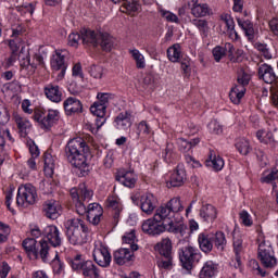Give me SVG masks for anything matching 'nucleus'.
<instances>
[{
  "label": "nucleus",
  "mask_w": 278,
  "mask_h": 278,
  "mask_svg": "<svg viewBox=\"0 0 278 278\" xmlns=\"http://www.w3.org/2000/svg\"><path fill=\"white\" fill-rule=\"evenodd\" d=\"M88 146L83 138H75L68 141L65 148V155L70 164L75 168H78L83 175H86L90 170L88 163H86V155Z\"/></svg>",
  "instance_id": "obj_1"
},
{
  "label": "nucleus",
  "mask_w": 278,
  "mask_h": 278,
  "mask_svg": "<svg viewBox=\"0 0 278 278\" xmlns=\"http://www.w3.org/2000/svg\"><path fill=\"white\" fill-rule=\"evenodd\" d=\"M88 233L90 229L86 223L79 218H72L66 222V237L70 244L81 247L88 242Z\"/></svg>",
  "instance_id": "obj_2"
},
{
  "label": "nucleus",
  "mask_w": 278,
  "mask_h": 278,
  "mask_svg": "<svg viewBox=\"0 0 278 278\" xmlns=\"http://www.w3.org/2000/svg\"><path fill=\"white\" fill-rule=\"evenodd\" d=\"M23 249L26 251L29 260H41L43 263L49 262L50 247L47 240H40L39 244L34 238H26L22 243Z\"/></svg>",
  "instance_id": "obj_3"
},
{
  "label": "nucleus",
  "mask_w": 278,
  "mask_h": 278,
  "mask_svg": "<svg viewBox=\"0 0 278 278\" xmlns=\"http://www.w3.org/2000/svg\"><path fill=\"white\" fill-rule=\"evenodd\" d=\"M258 250L257 257L265 268H275L277 266V257L275 251L269 242H266L264 237L260 236L257 239Z\"/></svg>",
  "instance_id": "obj_4"
},
{
  "label": "nucleus",
  "mask_w": 278,
  "mask_h": 278,
  "mask_svg": "<svg viewBox=\"0 0 278 278\" xmlns=\"http://www.w3.org/2000/svg\"><path fill=\"white\" fill-rule=\"evenodd\" d=\"M201 253L192 245H186L179 250V260L185 270H192L195 264L201 262Z\"/></svg>",
  "instance_id": "obj_5"
},
{
  "label": "nucleus",
  "mask_w": 278,
  "mask_h": 278,
  "mask_svg": "<svg viewBox=\"0 0 278 278\" xmlns=\"http://www.w3.org/2000/svg\"><path fill=\"white\" fill-rule=\"evenodd\" d=\"M36 187L27 184L18 188L16 203L21 207H27V205H34L36 203Z\"/></svg>",
  "instance_id": "obj_6"
},
{
  "label": "nucleus",
  "mask_w": 278,
  "mask_h": 278,
  "mask_svg": "<svg viewBox=\"0 0 278 278\" xmlns=\"http://www.w3.org/2000/svg\"><path fill=\"white\" fill-rule=\"evenodd\" d=\"M72 268L74 270H81L84 277H89V278H101V270L92 261H79L75 260L72 263Z\"/></svg>",
  "instance_id": "obj_7"
},
{
  "label": "nucleus",
  "mask_w": 278,
  "mask_h": 278,
  "mask_svg": "<svg viewBox=\"0 0 278 278\" xmlns=\"http://www.w3.org/2000/svg\"><path fill=\"white\" fill-rule=\"evenodd\" d=\"M98 101L94 102L90 106V112L93 114V116H98L99 118H103L105 116V112L108 110V105H110V101L114 99V96L112 93H101L99 92L97 94Z\"/></svg>",
  "instance_id": "obj_8"
},
{
  "label": "nucleus",
  "mask_w": 278,
  "mask_h": 278,
  "mask_svg": "<svg viewBox=\"0 0 278 278\" xmlns=\"http://www.w3.org/2000/svg\"><path fill=\"white\" fill-rule=\"evenodd\" d=\"M141 229L142 232L148 233V236H160L166 231V223L161 222L155 215H153L152 218L143 222Z\"/></svg>",
  "instance_id": "obj_9"
},
{
  "label": "nucleus",
  "mask_w": 278,
  "mask_h": 278,
  "mask_svg": "<svg viewBox=\"0 0 278 278\" xmlns=\"http://www.w3.org/2000/svg\"><path fill=\"white\" fill-rule=\"evenodd\" d=\"M65 59L66 52L64 51H56L55 54L52 55L50 64L53 71H61L56 75L58 81H62V79H64V76L66 75V70L68 68V65L66 64Z\"/></svg>",
  "instance_id": "obj_10"
},
{
  "label": "nucleus",
  "mask_w": 278,
  "mask_h": 278,
  "mask_svg": "<svg viewBox=\"0 0 278 278\" xmlns=\"http://www.w3.org/2000/svg\"><path fill=\"white\" fill-rule=\"evenodd\" d=\"M43 239L47 244L52 245L54 249L62 247V237H60V229L54 225L46 226L42 230Z\"/></svg>",
  "instance_id": "obj_11"
},
{
  "label": "nucleus",
  "mask_w": 278,
  "mask_h": 278,
  "mask_svg": "<svg viewBox=\"0 0 278 278\" xmlns=\"http://www.w3.org/2000/svg\"><path fill=\"white\" fill-rule=\"evenodd\" d=\"M92 255L96 264L102 268H108L112 263V254H110L108 248L103 245L96 248Z\"/></svg>",
  "instance_id": "obj_12"
},
{
  "label": "nucleus",
  "mask_w": 278,
  "mask_h": 278,
  "mask_svg": "<svg viewBox=\"0 0 278 278\" xmlns=\"http://www.w3.org/2000/svg\"><path fill=\"white\" fill-rule=\"evenodd\" d=\"M42 212L47 218L55 220L60 218V213L62 212V205L55 200H48L42 205Z\"/></svg>",
  "instance_id": "obj_13"
},
{
  "label": "nucleus",
  "mask_w": 278,
  "mask_h": 278,
  "mask_svg": "<svg viewBox=\"0 0 278 278\" xmlns=\"http://www.w3.org/2000/svg\"><path fill=\"white\" fill-rule=\"evenodd\" d=\"M188 7L194 18H205V16H210L211 10L207 3H200L199 0H190Z\"/></svg>",
  "instance_id": "obj_14"
},
{
  "label": "nucleus",
  "mask_w": 278,
  "mask_h": 278,
  "mask_svg": "<svg viewBox=\"0 0 278 278\" xmlns=\"http://www.w3.org/2000/svg\"><path fill=\"white\" fill-rule=\"evenodd\" d=\"M134 252L129 248H121L113 253V261L118 266H125V264L134 262Z\"/></svg>",
  "instance_id": "obj_15"
},
{
  "label": "nucleus",
  "mask_w": 278,
  "mask_h": 278,
  "mask_svg": "<svg viewBox=\"0 0 278 278\" xmlns=\"http://www.w3.org/2000/svg\"><path fill=\"white\" fill-rule=\"evenodd\" d=\"M83 45L86 47H93L97 49L99 47V38L101 36L100 31H94L92 29L83 28L80 30Z\"/></svg>",
  "instance_id": "obj_16"
},
{
  "label": "nucleus",
  "mask_w": 278,
  "mask_h": 278,
  "mask_svg": "<svg viewBox=\"0 0 278 278\" xmlns=\"http://www.w3.org/2000/svg\"><path fill=\"white\" fill-rule=\"evenodd\" d=\"M187 175L184 165H178L174 173L170 175L167 186L172 188H179L186 184Z\"/></svg>",
  "instance_id": "obj_17"
},
{
  "label": "nucleus",
  "mask_w": 278,
  "mask_h": 278,
  "mask_svg": "<svg viewBox=\"0 0 278 278\" xmlns=\"http://www.w3.org/2000/svg\"><path fill=\"white\" fill-rule=\"evenodd\" d=\"M103 217V207L99 203H91L87 207V220L91 225H99Z\"/></svg>",
  "instance_id": "obj_18"
},
{
  "label": "nucleus",
  "mask_w": 278,
  "mask_h": 278,
  "mask_svg": "<svg viewBox=\"0 0 278 278\" xmlns=\"http://www.w3.org/2000/svg\"><path fill=\"white\" fill-rule=\"evenodd\" d=\"M257 75L258 79H262L265 84H273L277 79V75L275 74V70H273V66L266 63L258 66Z\"/></svg>",
  "instance_id": "obj_19"
},
{
  "label": "nucleus",
  "mask_w": 278,
  "mask_h": 278,
  "mask_svg": "<svg viewBox=\"0 0 278 278\" xmlns=\"http://www.w3.org/2000/svg\"><path fill=\"white\" fill-rule=\"evenodd\" d=\"M155 205H157V199L153 193H146L140 199V207L144 214L151 215L153 214V210H155Z\"/></svg>",
  "instance_id": "obj_20"
},
{
  "label": "nucleus",
  "mask_w": 278,
  "mask_h": 278,
  "mask_svg": "<svg viewBox=\"0 0 278 278\" xmlns=\"http://www.w3.org/2000/svg\"><path fill=\"white\" fill-rule=\"evenodd\" d=\"M63 106L67 116H71L72 114H79V112H83L84 110L81 101L73 97L67 98L64 101Z\"/></svg>",
  "instance_id": "obj_21"
},
{
  "label": "nucleus",
  "mask_w": 278,
  "mask_h": 278,
  "mask_svg": "<svg viewBox=\"0 0 278 278\" xmlns=\"http://www.w3.org/2000/svg\"><path fill=\"white\" fill-rule=\"evenodd\" d=\"M186 229H188V226L184 224V222H174L170 219L165 223V231H168V233H175L176 236H180V238H184L186 236Z\"/></svg>",
  "instance_id": "obj_22"
},
{
  "label": "nucleus",
  "mask_w": 278,
  "mask_h": 278,
  "mask_svg": "<svg viewBox=\"0 0 278 278\" xmlns=\"http://www.w3.org/2000/svg\"><path fill=\"white\" fill-rule=\"evenodd\" d=\"M200 217L204 223H213L215 218H218V211L212 204H204L200 208Z\"/></svg>",
  "instance_id": "obj_23"
},
{
  "label": "nucleus",
  "mask_w": 278,
  "mask_h": 278,
  "mask_svg": "<svg viewBox=\"0 0 278 278\" xmlns=\"http://www.w3.org/2000/svg\"><path fill=\"white\" fill-rule=\"evenodd\" d=\"M115 179L126 188H134V186H136V174H134V172L119 170L117 172Z\"/></svg>",
  "instance_id": "obj_24"
},
{
  "label": "nucleus",
  "mask_w": 278,
  "mask_h": 278,
  "mask_svg": "<svg viewBox=\"0 0 278 278\" xmlns=\"http://www.w3.org/2000/svg\"><path fill=\"white\" fill-rule=\"evenodd\" d=\"M45 94L49 101L53 103H60L62 101V91L60 90V86L48 84L43 88Z\"/></svg>",
  "instance_id": "obj_25"
},
{
  "label": "nucleus",
  "mask_w": 278,
  "mask_h": 278,
  "mask_svg": "<svg viewBox=\"0 0 278 278\" xmlns=\"http://www.w3.org/2000/svg\"><path fill=\"white\" fill-rule=\"evenodd\" d=\"M60 121V111L50 109L48 114L41 119V129H51Z\"/></svg>",
  "instance_id": "obj_26"
},
{
  "label": "nucleus",
  "mask_w": 278,
  "mask_h": 278,
  "mask_svg": "<svg viewBox=\"0 0 278 278\" xmlns=\"http://www.w3.org/2000/svg\"><path fill=\"white\" fill-rule=\"evenodd\" d=\"M199 248L203 253H212L214 249L213 238L210 233L201 232L198 236Z\"/></svg>",
  "instance_id": "obj_27"
},
{
  "label": "nucleus",
  "mask_w": 278,
  "mask_h": 278,
  "mask_svg": "<svg viewBox=\"0 0 278 278\" xmlns=\"http://www.w3.org/2000/svg\"><path fill=\"white\" fill-rule=\"evenodd\" d=\"M116 127L121 131H127L131 127V113L128 111L119 113L115 118Z\"/></svg>",
  "instance_id": "obj_28"
},
{
  "label": "nucleus",
  "mask_w": 278,
  "mask_h": 278,
  "mask_svg": "<svg viewBox=\"0 0 278 278\" xmlns=\"http://www.w3.org/2000/svg\"><path fill=\"white\" fill-rule=\"evenodd\" d=\"M217 271H218V265L213 261H206L200 270L199 277L213 278L216 276Z\"/></svg>",
  "instance_id": "obj_29"
},
{
  "label": "nucleus",
  "mask_w": 278,
  "mask_h": 278,
  "mask_svg": "<svg viewBox=\"0 0 278 278\" xmlns=\"http://www.w3.org/2000/svg\"><path fill=\"white\" fill-rule=\"evenodd\" d=\"M114 45H116V39L112 37V35L108 33H100L98 47H101L102 51H112V49H114Z\"/></svg>",
  "instance_id": "obj_30"
},
{
  "label": "nucleus",
  "mask_w": 278,
  "mask_h": 278,
  "mask_svg": "<svg viewBox=\"0 0 278 278\" xmlns=\"http://www.w3.org/2000/svg\"><path fill=\"white\" fill-rule=\"evenodd\" d=\"M154 216L159 218L161 223H168L175 218V214L170 211V207L166 205H162L156 208Z\"/></svg>",
  "instance_id": "obj_31"
},
{
  "label": "nucleus",
  "mask_w": 278,
  "mask_h": 278,
  "mask_svg": "<svg viewBox=\"0 0 278 278\" xmlns=\"http://www.w3.org/2000/svg\"><path fill=\"white\" fill-rule=\"evenodd\" d=\"M206 166L213 168V170H223L225 161L220 156H216L214 151L210 152L208 159L205 161Z\"/></svg>",
  "instance_id": "obj_32"
},
{
  "label": "nucleus",
  "mask_w": 278,
  "mask_h": 278,
  "mask_svg": "<svg viewBox=\"0 0 278 278\" xmlns=\"http://www.w3.org/2000/svg\"><path fill=\"white\" fill-rule=\"evenodd\" d=\"M237 23L241 29H243L248 40H255V28L253 27V23L249 20H242L240 17L237 18Z\"/></svg>",
  "instance_id": "obj_33"
},
{
  "label": "nucleus",
  "mask_w": 278,
  "mask_h": 278,
  "mask_svg": "<svg viewBox=\"0 0 278 278\" xmlns=\"http://www.w3.org/2000/svg\"><path fill=\"white\" fill-rule=\"evenodd\" d=\"M43 173L47 177H53V173L55 170V159H53V155L51 153H45L43 155Z\"/></svg>",
  "instance_id": "obj_34"
},
{
  "label": "nucleus",
  "mask_w": 278,
  "mask_h": 278,
  "mask_svg": "<svg viewBox=\"0 0 278 278\" xmlns=\"http://www.w3.org/2000/svg\"><path fill=\"white\" fill-rule=\"evenodd\" d=\"M190 23H191V25L197 27V29H199V31H200L201 36H203V38H207V36L210 34V24L207 23L206 20L194 17L193 20H190Z\"/></svg>",
  "instance_id": "obj_35"
},
{
  "label": "nucleus",
  "mask_w": 278,
  "mask_h": 278,
  "mask_svg": "<svg viewBox=\"0 0 278 278\" xmlns=\"http://www.w3.org/2000/svg\"><path fill=\"white\" fill-rule=\"evenodd\" d=\"M199 142H201V139H199V138H194L191 141H188L184 138H179L177 140L178 149L182 153H188L189 151H192L193 147H197V144H199Z\"/></svg>",
  "instance_id": "obj_36"
},
{
  "label": "nucleus",
  "mask_w": 278,
  "mask_h": 278,
  "mask_svg": "<svg viewBox=\"0 0 278 278\" xmlns=\"http://www.w3.org/2000/svg\"><path fill=\"white\" fill-rule=\"evenodd\" d=\"M113 3H123V9L128 12V14H134L140 10V0H111Z\"/></svg>",
  "instance_id": "obj_37"
},
{
  "label": "nucleus",
  "mask_w": 278,
  "mask_h": 278,
  "mask_svg": "<svg viewBox=\"0 0 278 278\" xmlns=\"http://www.w3.org/2000/svg\"><path fill=\"white\" fill-rule=\"evenodd\" d=\"M211 238H213L217 251H225V248L227 247V237H225V232L217 231L215 235L211 236Z\"/></svg>",
  "instance_id": "obj_38"
},
{
  "label": "nucleus",
  "mask_w": 278,
  "mask_h": 278,
  "mask_svg": "<svg viewBox=\"0 0 278 278\" xmlns=\"http://www.w3.org/2000/svg\"><path fill=\"white\" fill-rule=\"evenodd\" d=\"M156 247H159L160 255H173V242L170 239H163Z\"/></svg>",
  "instance_id": "obj_39"
},
{
  "label": "nucleus",
  "mask_w": 278,
  "mask_h": 278,
  "mask_svg": "<svg viewBox=\"0 0 278 278\" xmlns=\"http://www.w3.org/2000/svg\"><path fill=\"white\" fill-rule=\"evenodd\" d=\"M235 147L239 151V153H241V155H249L251 151V144L249 143V140H247L245 138L237 139Z\"/></svg>",
  "instance_id": "obj_40"
},
{
  "label": "nucleus",
  "mask_w": 278,
  "mask_h": 278,
  "mask_svg": "<svg viewBox=\"0 0 278 278\" xmlns=\"http://www.w3.org/2000/svg\"><path fill=\"white\" fill-rule=\"evenodd\" d=\"M129 53L136 62L137 68H146L147 67V62L144 61V55L140 53V50L138 49H132L129 50Z\"/></svg>",
  "instance_id": "obj_41"
},
{
  "label": "nucleus",
  "mask_w": 278,
  "mask_h": 278,
  "mask_svg": "<svg viewBox=\"0 0 278 278\" xmlns=\"http://www.w3.org/2000/svg\"><path fill=\"white\" fill-rule=\"evenodd\" d=\"M245 90L247 89H244V87H233L229 93L230 101H232L235 103V105H238V103H240L242 97H244Z\"/></svg>",
  "instance_id": "obj_42"
},
{
  "label": "nucleus",
  "mask_w": 278,
  "mask_h": 278,
  "mask_svg": "<svg viewBox=\"0 0 278 278\" xmlns=\"http://www.w3.org/2000/svg\"><path fill=\"white\" fill-rule=\"evenodd\" d=\"M123 242L125 244H129L130 251H138V244H136V231L131 230L130 232H126L123 237Z\"/></svg>",
  "instance_id": "obj_43"
},
{
  "label": "nucleus",
  "mask_w": 278,
  "mask_h": 278,
  "mask_svg": "<svg viewBox=\"0 0 278 278\" xmlns=\"http://www.w3.org/2000/svg\"><path fill=\"white\" fill-rule=\"evenodd\" d=\"M167 58L170 62H179V58H181V49L179 45H174L167 49Z\"/></svg>",
  "instance_id": "obj_44"
},
{
  "label": "nucleus",
  "mask_w": 278,
  "mask_h": 278,
  "mask_svg": "<svg viewBox=\"0 0 278 278\" xmlns=\"http://www.w3.org/2000/svg\"><path fill=\"white\" fill-rule=\"evenodd\" d=\"M5 131H2L0 127V166L3 165L5 159L8 157V152L5 151Z\"/></svg>",
  "instance_id": "obj_45"
},
{
  "label": "nucleus",
  "mask_w": 278,
  "mask_h": 278,
  "mask_svg": "<svg viewBox=\"0 0 278 278\" xmlns=\"http://www.w3.org/2000/svg\"><path fill=\"white\" fill-rule=\"evenodd\" d=\"M166 204L174 216L175 214H179V212H184V205H181V200H179V198H173Z\"/></svg>",
  "instance_id": "obj_46"
},
{
  "label": "nucleus",
  "mask_w": 278,
  "mask_h": 278,
  "mask_svg": "<svg viewBox=\"0 0 278 278\" xmlns=\"http://www.w3.org/2000/svg\"><path fill=\"white\" fill-rule=\"evenodd\" d=\"M106 206L113 211V218L115 220L118 219V216H121V210H123V207H121V204L118 203V201H116L114 199H109L106 202Z\"/></svg>",
  "instance_id": "obj_47"
},
{
  "label": "nucleus",
  "mask_w": 278,
  "mask_h": 278,
  "mask_svg": "<svg viewBox=\"0 0 278 278\" xmlns=\"http://www.w3.org/2000/svg\"><path fill=\"white\" fill-rule=\"evenodd\" d=\"M14 118L20 131L22 134H27V129L31 127V124L29 123V121L23 118L21 115H15Z\"/></svg>",
  "instance_id": "obj_48"
},
{
  "label": "nucleus",
  "mask_w": 278,
  "mask_h": 278,
  "mask_svg": "<svg viewBox=\"0 0 278 278\" xmlns=\"http://www.w3.org/2000/svg\"><path fill=\"white\" fill-rule=\"evenodd\" d=\"M220 18L224 21L227 29L229 31H233V34H236V36H238V33H236V22H233V17H231V15L224 13L220 15Z\"/></svg>",
  "instance_id": "obj_49"
},
{
  "label": "nucleus",
  "mask_w": 278,
  "mask_h": 278,
  "mask_svg": "<svg viewBox=\"0 0 278 278\" xmlns=\"http://www.w3.org/2000/svg\"><path fill=\"white\" fill-rule=\"evenodd\" d=\"M79 194H80V201H90V199H92L94 192L90 189H88V187H86L85 184L79 185Z\"/></svg>",
  "instance_id": "obj_50"
},
{
  "label": "nucleus",
  "mask_w": 278,
  "mask_h": 278,
  "mask_svg": "<svg viewBox=\"0 0 278 278\" xmlns=\"http://www.w3.org/2000/svg\"><path fill=\"white\" fill-rule=\"evenodd\" d=\"M150 131H151V128L149 127V124H147L144 121L138 124L137 126L138 138H144V136H149Z\"/></svg>",
  "instance_id": "obj_51"
},
{
  "label": "nucleus",
  "mask_w": 278,
  "mask_h": 278,
  "mask_svg": "<svg viewBox=\"0 0 278 278\" xmlns=\"http://www.w3.org/2000/svg\"><path fill=\"white\" fill-rule=\"evenodd\" d=\"M56 186L58 185H55V181H53V179H51V178L41 182V188H42L45 194L53 193V190H55Z\"/></svg>",
  "instance_id": "obj_52"
},
{
  "label": "nucleus",
  "mask_w": 278,
  "mask_h": 278,
  "mask_svg": "<svg viewBox=\"0 0 278 278\" xmlns=\"http://www.w3.org/2000/svg\"><path fill=\"white\" fill-rule=\"evenodd\" d=\"M159 268L170 270L173 268V255H163V258L157 263Z\"/></svg>",
  "instance_id": "obj_53"
},
{
  "label": "nucleus",
  "mask_w": 278,
  "mask_h": 278,
  "mask_svg": "<svg viewBox=\"0 0 278 278\" xmlns=\"http://www.w3.org/2000/svg\"><path fill=\"white\" fill-rule=\"evenodd\" d=\"M89 74L93 79H101L103 77V67L101 65H91L89 67Z\"/></svg>",
  "instance_id": "obj_54"
},
{
  "label": "nucleus",
  "mask_w": 278,
  "mask_h": 278,
  "mask_svg": "<svg viewBox=\"0 0 278 278\" xmlns=\"http://www.w3.org/2000/svg\"><path fill=\"white\" fill-rule=\"evenodd\" d=\"M213 58L215 60V62H220V60L223 58H225L226 54V49L224 47H220V46H216L213 51Z\"/></svg>",
  "instance_id": "obj_55"
},
{
  "label": "nucleus",
  "mask_w": 278,
  "mask_h": 278,
  "mask_svg": "<svg viewBox=\"0 0 278 278\" xmlns=\"http://www.w3.org/2000/svg\"><path fill=\"white\" fill-rule=\"evenodd\" d=\"M17 60H20V62L23 61L24 66H29V64H31V59L29 58V52L25 51L24 47H22V49L17 55Z\"/></svg>",
  "instance_id": "obj_56"
},
{
  "label": "nucleus",
  "mask_w": 278,
  "mask_h": 278,
  "mask_svg": "<svg viewBox=\"0 0 278 278\" xmlns=\"http://www.w3.org/2000/svg\"><path fill=\"white\" fill-rule=\"evenodd\" d=\"M10 123V112L8 108L0 104V125H8Z\"/></svg>",
  "instance_id": "obj_57"
},
{
  "label": "nucleus",
  "mask_w": 278,
  "mask_h": 278,
  "mask_svg": "<svg viewBox=\"0 0 278 278\" xmlns=\"http://www.w3.org/2000/svg\"><path fill=\"white\" fill-rule=\"evenodd\" d=\"M160 14L163 18H165V21H168L169 23H178L179 22V17H177V15H175V13H172L164 9L160 10Z\"/></svg>",
  "instance_id": "obj_58"
},
{
  "label": "nucleus",
  "mask_w": 278,
  "mask_h": 278,
  "mask_svg": "<svg viewBox=\"0 0 278 278\" xmlns=\"http://www.w3.org/2000/svg\"><path fill=\"white\" fill-rule=\"evenodd\" d=\"M249 266L254 270L256 275H261V277H266V271L262 270V267H260V263L255 260L249 261Z\"/></svg>",
  "instance_id": "obj_59"
},
{
  "label": "nucleus",
  "mask_w": 278,
  "mask_h": 278,
  "mask_svg": "<svg viewBox=\"0 0 278 278\" xmlns=\"http://www.w3.org/2000/svg\"><path fill=\"white\" fill-rule=\"evenodd\" d=\"M8 236H10V226L0 222V243L7 242Z\"/></svg>",
  "instance_id": "obj_60"
},
{
  "label": "nucleus",
  "mask_w": 278,
  "mask_h": 278,
  "mask_svg": "<svg viewBox=\"0 0 278 278\" xmlns=\"http://www.w3.org/2000/svg\"><path fill=\"white\" fill-rule=\"evenodd\" d=\"M255 48L257 49V51H260V53H262V55H264L266 60H270L273 58V54H270V50H268V46L264 43H256Z\"/></svg>",
  "instance_id": "obj_61"
},
{
  "label": "nucleus",
  "mask_w": 278,
  "mask_h": 278,
  "mask_svg": "<svg viewBox=\"0 0 278 278\" xmlns=\"http://www.w3.org/2000/svg\"><path fill=\"white\" fill-rule=\"evenodd\" d=\"M79 40H81V34H77V33H72L68 36V45L70 47H79Z\"/></svg>",
  "instance_id": "obj_62"
},
{
  "label": "nucleus",
  "mask_w": 278,
  "mask_h": 278,
  "mask_svg": "<svg viewBox=\"0 0 278 278\" xmlns=\"http://www.w3.org/2000/svg\"><path fill=\"white\" fill-rule=\"evenodd\" d=\"M233 251H235V255L241 254L243 251V247H242V238L241 237H233Z\"/></svg>",
  "instance_id": "obj_63"
},
{
  "label": "nucleus",
  "mask_w": 278,
  "mask_h": 278,
  "mask_svg": "<svg viewBox=\"0 0 278 278\" xmlns=\"http://www.w3.org/2000/svg\"><path fill=\"white\" fill-rule=\"evenodd\" d=\"M240 220L245 227H251V225H253V219H251V215L247 211L240 213Z\"/></svg>",
  "instance_id": "obj_64"
}]
</instances>
